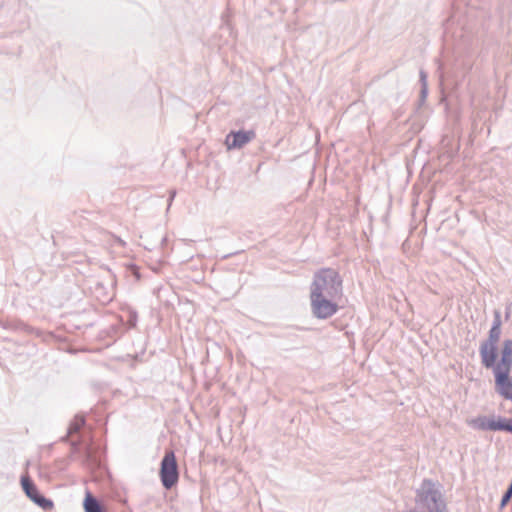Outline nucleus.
Wrapping results in <instances>:
<instances>
[{
	"label": "nucleus",
	"mask_w": 512,
	"mask_h": 512,
	"mask_svg": "<svg viewBox=\"0 0 512 512\" xmlns=\"http://www.w3.org/2000/svg\"><path fill=\"white\" fill-rule=\"evenodd\" d=\"M414 512H447L441 485L430 479L423 480L415 489Z\"/></svg>",
	"instance_id": "obj_1"
},
{
	"label": "nucleus",
	"mask_w": 512,
	"mask_h": 512,
	"mask_svg": "<svg viewBox=\"0 0 512 512\" xmlns=\"http://www.w3.org/2000/svg\"><path fill=\"white\" fill-rule=\"evenodd\" d=\"M495 378L496 392L507 400L512 401V339L502 343L498 365L491 369Z\"/></svg>",
	"instance_id": "obj_2"
},
{
	"label": "nucleus",
	"mask_w": 512,
	"mask_h": 512,
	"mask_svg": "<svg viewBox=\"0 0 512 512\" xmlns=\"http://www.w3.org/2000/svg\"><path fill=\"white\" fill-rule=\"evenodd\" d=\"M310 294L331 298H342V280L333 269L318 271L310 286Z\"/></svg>",
	"instance_id": "obj_3"
},
{
	"label": "nucleus",
	"mask_w": 512,
	"mask_h": 512,
	"mask_svg": "<svg viewBox=\"0 0 512 512\" xmlns=\"http://www.w3.org/2000/svg\"><path fill=\"white\" fill-rule=\"evenodd\" d=\"M501 337V329L491 327L488 338L481 342L479 354L481 364L486 369H493L498 365V342Z\"/></svg>",
	"instance_id": "obj_4"
},
{
	"label": "nucleus",
	"mask_w": 512,
	"mask_h": 512,
	"mask_svg": "<svg viewBox=\"0 0 512 512\" xmlns=\"http://www.w3.org/2000/svg\"><path fill=\"white\" fill-rule=\"evenodd\" d=\"M341 299L310 294V307L312 315L317 319H328L339 310Z\"/></svg>",
	"instance_id": "obj_5"
},
{
	"label": "nucleus",
	"mask_w": 512,
	"mask_h": 512,
	"mask_svg": "<svg viewBox=\"0 0 512 512\" xmlns=\"http://www.w3.org/2000/svg\"><path fill=\"white\" fill-rule=\"evenodd\" d=\"M160 478L166 489L172 488L178 482V466L173 451L167 452L161 461Z\"/></svg>",
	"instance_id": "obj_6"
},
{
	"label": "nucleus",
	"mask_w": 512,
	"mask_h": 512,
	"mask_svg": "<svg viewBox=\"0 0 512 512\" xmlns=\"http://www.w3.org/2000/svg\"><path fill=\"white\" fill-rule=\"evenodd\" d=\"M256 137L253 130L231 131L225 138L227 150L241 149Z\"/></svg>",
	"instance_id": "obj_7"
},
{
	"label": "nucleus",
	"mask_w": 512,
	"mask_h": 512,
	"mask_svg": "<svg viewBox=\"0 0 512 512\" xmlns=\"http://www.w3.org/2000/svg\"><path fill=\"white\" fill-rule=\"evenodd\" d=\"M474 425H475V427L482 429V430L497 431L503 427V421H501V420L496 421L494 419L480 417L474 421Z\"/></svg>",
	"instance_id": "obj_8"
},
{
	"label": "nucleus",
	"mask_w": 512,
	"mask_h": 512,
	"mask_svg": "<svg viewBox=\"0 0 512 512\" xmlns=\"http://www.w3.org/2000/svg\"><path fill=\"white\" fill-rule=\"evenodd\" d=\"M85 512H102V508L95 497L87 492L83 502Z\"/></svg>",
	"instance_id": "obj_9"
},
{
	"label": "nucleus",
	"mask_w": 512,
	"mask_h": 512,
	"mask_svg": "<svg viewBox=\"0 0 512 512\" xmlns=\"http://www.w3.org/2000/svg\"><path fill=\"white\" fill-rule=\"evenodd\" d=\"M21 484L26 495L34 502L40 494L36 486L29 480L28 477H22Z\"/></svg>",
	"instance_id": "obj_10"
},
{
	"label": "nucleus",
	"mask_w": 512,
	"mask_h": 512,
	"mask_svg": "<svg viewBox=\"0 0 512 512\" xmlns=\"http://www.w3.org/2000/svg\"><path fill=\"white\" fill-rule=\"evenodd\" d=\"M420 82H421V91L420 96L422 100H425L428 94V84H427V74L421 70L420 71Z\"/></svg>",
	"instance_id": "obj_11"
},
{
	"label": "nucleus",
	"mask_w": 512,
	"mask_h": 512,
	"mask_svg": "<svg viewBox=\"0 0 512 512\" xmlns=\"http://www.w3.org/2000/svg\"><path fill=\"white\" fill-rule=\"evenodd\" d=\"M34 503L44 510H51L53 508V502L49 499H46L42 495H39L36 499H34Z\"/></svg>",
	"instance_id": "obj_12"
},
{
	"label": "nucleus",
	"mask_w": 512,
	"mask_h": 512,
	"mask_svg": "<svg viewBox=\"0 0 512 512\" xmlns=\"http://www.w3.org/2000/svg\"><path fill=\"white\" fill-rule=\"evenodd\" d=\"M84 425L83 417H76L69 427V434L76 433Z\"/></svg>",
	"instance_id": "obj_13"
},
{
	"label": "nucleus",
	"mask_w": 512,
	"mask_h": 512,
	"mask_svg": "<svg viewBox=\"0 0 512 512\" xmlns=\"http://www.w3.org/2000/svg\"><path fill=\"white\" fill-rule=\"evenodd\" d=\"M511 497H512V482H511V485L509 486V488L507 489V491L505 492V494L503 495V497L501 499L500 506L504 507L509 502Z\"/></svg>",
	"instance_id": "obj_14"
},
{
	"label": "nucleus",
	"mask_w": 512,
	"mask_h": 512,
	"mask_svg": "<svg viewBox=\"0 0 512 512\" xmlns=\"http://www.w3.org/2000/svg\"><path fill=\"white\" fill-rule=\"evenodd\" d=\"M501 325H502L501 313H500V311L496 310V311H494V320H493L492 327L501 329Z\"/></svg>",
	"instance_id": "obj_15"
},
{
	"label": "nucleus",
	"mask_w": 512,
	"mask_h": 512,
	"mask_svg": "<svg viewBox=\"0 0 512 512\" xmlns=\"http://www.w3.org/2000/svg\"><path fill=\"white\" fill-rule=\"evenodd\" d=\"M500 430L512 432V424H506L505 422H503V427Z\"/></svg>",
	"instance_id": "obj_16"
},
{
	"label": "nucleus",
	"mask_w": 512,
	"mask_h": 512,
	"mask_svg": "<svg viewBox=\"0 0 512 512\" xmlns=\"http://www.w3.org/2000/svg\"><path fill=\"white\" fill-rule=\"evenodd\" d=\"M175 194H176L175 191L171 192L170 199H169V205L171 204L173 198L175 197Z\"/></svg>",
	"instance_id": "obj_17"
}]
</instances>
